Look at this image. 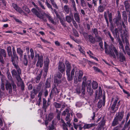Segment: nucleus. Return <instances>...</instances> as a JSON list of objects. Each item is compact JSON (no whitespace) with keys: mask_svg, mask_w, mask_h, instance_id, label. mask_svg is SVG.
<instances>
[{"mask_svg":"<svg viewBox=\"0 0 130 130\" xmlns=\"http://www.w3.org/2000/svg\"><path fill=\"white\" fill-rule=\"evenodd\" d=\"M62 10L64 12L68 14L70 11V9L68 6L67 5H65L62 8Z\"/></svg>","mask_w":130,"mask_h":130,"instance_id":"4be33fe9","label":"nucleus"},{"mask_svg":"<svg viewBox=\"0 0 130 130\" xmlns=\"http://www.w3.org/2000/svg\"><path fill=\"white\" fill-rule=\"evenodd\" d=\"M50 86V81L49 79H47L45 84V87L46 88H49Z\"/></svg>","mask_w":130,"mask_h":130,"instance_id":"09e8293b","label":"nucleus"},{"mask_svg":"<svg viewBox=\"0 0 130 130\" xmlns=\"http://www.w3.org/2000/svg\"><path fill=\"white\" fill-rule=\"evenodd\" d=\"M44 15H45L52 23L53 24H55V22L54 21L53 18L51 17L49 13L46 14L44 12L43 13V16Z\"/></svg>","mask_w":130,"mask_h":130,"instance_id":"f3484780","label":"nucleus"},{"mask_svg":"<svg viewBox=\"0 0 130 130\" xmlns=\"http://www.w3.org/2000/svg\"><path fill=\"white\" fill-rule=\"evenodd\" d=\"M107 44L105 42H104L105 51L106 54H109L112 56L113 58H115L116 56L115 53L118 59L120 61L122 62L124 61H125V57L122 53L120 52L119 54L118 50L113 45L109 47V50H108L107 48Z\"/></svg>","mask_w":130,"mask_h":130,"instance_id":"f257e3e1","label":"nucleus"},{"mask_svg":"<svg viewBox=\"0 0 130 130\" xmlns=\"http://www.w3.org/2000/svg\"><path fill=\"white\" fill-rule=\"evenodd\" d=\"M67 116L65 118L66 120L68 121L67 122V123L69 127H71L72 129H73V128L72 127V126L70 123V113H67Z\"/></svg>","mask_w":130,"mask_h":130,"instance_id":"4468645a","label":"nucleus"},{"mask_svg":"<svg viewBox=\"0 0 130 130\" xmlns=\"http://www.w3.org/2000/svg\"><path fill=\"white\" fill-rule=\"evenodd\" d=\"M80 4L81 6L84 7L87 6V2H86L85 0H80Z\"/></svg>","mask_w":130,"mask_h":130,"instance_id":"f704fd0d","label":"nucleus"},{"mask_svg":"<svg viewBox=\"0 0 130 130\" xmlns=\"http://www.w3.org/2000/svg\"><path fill=\"white\" fill-rule=\"evenodd\" d=\"M38 3L39 6H40V7L43 9L45 10V8L44 7V6L42 4V3L40 2V1H38Z\"/></svg>","mask_w":130,"mask_h":130,"instance_id":"e2e57ef3","label":"nucleus"},{"mask_svg":"<svg viewBox=\"0 0 130 130\" xmlns=\"http://www.w3.org/2000/svg\"><path fill=\"white\" fill-rule=\"evenodd\" d=\"M118 41L119 45V47L120 48L122 49L124 53L126 54V52L124 50L123 44L119 38L118 39Z\"/></svg>","mask_w":130,"mask_h":130,"instance_id":"aec40b11","label":"nucleus"},{"mask_svg":"<svg viewBox=\"0 0 130 130\" xmlns=\"http://www.w3.org/2000/svg\"><path fill=\"white\" fill-rule=\"evenodd\" d=\"M37 55L38 56V60L36 65L37 67L40 66V68H41L43 64V57L42 55L40 56L39 54H37L35 56V57Z\"/></svg>","mask_w":130,"mask_h":130,"instance_id":"39448f33","label":"nucleus"},{"mask_svg":"<svg viewBox=\"0 0 130 130\" xmlns=\"http://www.w3.org/2000/svg\"><path fill=\"white\" fill-rule=\"evenodd\" d=\"M33 91H34V92H31L30 94L31 97L32 99H33L34 98L35 96V93L34 92H35V90L34 89L33 90Z\"/></svg>","mask_w":130,"mask_h":130,"instance_id":"680f3d73","label":"nucleus"},{"mask_svg":"<svg viewBox=\"0 0 130 130\" xmlns=\"http://www.w3.org/2000/svg\"><path fill=\"white\" fill-rule=\"evenodd\" d=\"M54 83L58 84H60L61 83L60 80L59 79H58L56 77H55L54 79Z\"/></svg>","mask_w":130,"mask_h":130,"instance_id":"3c124183","label":"nucleus"},{"mask_svg":"<svg viewBox=\"0 0 130 130\" xmlns=\"http://www.w3.org/2000/svg\"><path fill=\"white\" fill-rule=\"evenodd\" d=\"M104 16L105 18V20H106V22L108 26V20L107 18V13L106 12H104Z\"/></svg>","mask_w":130,"mask_h":130,"instance_id":"603ef678","label":"nucleus"},{"mask_svg":"<svg viewBox=\"0 0 130 130\" xmlns=\"http://www.w3.org/2000/svg\"><path fill=\"white\" fill-rule=\"evenodd\" d=\"M54 105L56 108H60L61 107V105L60 104L55 102L54 103Z\"/></svg>","mask_w":130,"mask_h":130,"instance_id":"a18cd8bd","label":"nucleus"},{"mask_svg":"<svg viewBox=\"0 0 130 130\" xmlns=\"http://www.w3.org/2000/svg\"><path fill=\"white\" fill-rule=\"evenodd\" d=\"M49 63V60L48 58H46L44 62V70L46 72L48 68V66Z\"/></svg>","mask_w":130,"mask_h":130,"instance_id":"a211bd4d","label":"nucleus"},{"mask_svg":"<svg viewBox=\"0 0 130 130\" xmlns=\"http://www.w3.org/2000/svg\"><path fill=\"white\" fill-rule=\"evenodd\" d=\"M98 84L96 82L93 81L92 82V86L93 89H96L98 88Z\"/></svg>","mask_w":130,"mask_h":130,"instance_id":"c756f323","label":"nucleus"},{"mask_svg":"<svg viewBox=\"0 0 130 130\" xmlns=\"http://www.w3.org/2000/svg\"><path fill=\"white\" fill-rule=\"evenodd\" d=\"M60 21L61 23V24L64 27H66V25L65 23V21H64V20L60 18Z\"/></svg>","mask_w":130,"mask_h":130,"instance_id":"de8ad7c7","label":"nucleus"},{"mask_svg":"<svg viewBox=\"0 0 130 130\" xmlns=\"http://www.w3.org/2000/svg\"><path fill=\"white\" fill-rule=\"evenodd\" d=\"M102 105H103V102L102 100H100L98 103V108H100L102 107Z\"/></svg>","mask_w":130,"mask_h":130,"instance_id":"c03bdc74","label":"nucleus"},{"mask_svg":"<svg viewBox=\"0 0 130 130\" xmlns=\"http://www.w3.org/2000/svg\"><path fill=\"white\" fill-rule=\"evenodd\" d=\"M6 89L7 90H9V93L12 92V87L11 84L8 81H7L6 84Z\"/></svg>","mask_w":130,"mask_h":130,"instance_id":"dca6fc26","label":"nucleus"},{"mask_svg":"<svg viewBox=\"0 0 130 130\" xmlns=\"http://www.w3.org/2000/svg\"><path fill=\"white\" fill-rule=\"evenodd\" d=\"M87 53L90 56V58H91L93 56L92 55H93L92 52L90 50L87 52Z\"/></svg>","mask_w":130,"mask_h":130,"instance_id":"69168bd1","label":"nucleus"},{"mask_svg":"<svg viewBox=\"0 0 130 130\" xmlns=\"http://www.w3.org/2000/svg\"><path fill=\"white\" fill-rule=\"evenodd\" d=\"M52 4V5L56 9H58V8L54 0H50Z\"/></svg>","mask_w":130,"mask_h":130,"instance_id":"473e14b6","label":"nucleus"},{"mask_svg":"<svg viewBox=\"0 0 130 130\" xmlns=\"http://www.w3.org/2000/svg\"><path fill=\"white\" fill-rule=\"evenodd\" d=\"M11 73L13 77H16L18 75H20L21 73H18V72H17L16 70L14 69L11 71Z\"/></svg>","mask_w":130,"mask_h":130,"instance_id":"c85d7f7f","label":"nucleus"},{"mask_svg":"<svg viewBox=\"0 0 130 130\" xmlns=\"http://www.w3.org/2000/svg\"><path fill=\"white\" fill-rule=\"evenodd\" d=\"M73 33L74 34V35H75V36L78 37V34L76 30L74 29H73Z\"/></svg>","mask_w":130,"mask_h":130,"instance_id":"0e129e2a","label":"nucleus"},{"mask_svg":"<svg viewBox=\"0 0 130 130\" xmlns=\"http://www.w3.org/2000/svg\"><path fill=\"white\" fill-rule=\"evenodd\" d=\"M72 3V6L73 7L74 10L75 11H77V9L76 7V5L74 0H69Z\"/></svg>","mask_w":130,"mask_h":130,"instance_id":"c9c22d12","label":"nucleus"},{"mask_svg":"<svg viewBox=\"0 0 130 130\" xmlns=\"http://www.w3.org/2000/svg\"><path fill=\"white\" fill-rule=\"evenodd\" d=\"M62 124L61 125L62 127L63 130H68L67 127L68 126V125L66 123L64 122V121L62 120Z\"/></svg>","mask_w":130,"mask_h":130,"instance_id":"bb28decb","label":"nucleus"},{"mask_svg":"<svg viewBox=\"0 0 130 130\" xmlns=\"http://www.w3.org/2000/svg\"><path fill=\"white\" fill-rule=\"evenodd\" d=\"M61 77V74L60 73L58 72L57 74L56 75L55 77H56V78L58 77L59 79H60Z\"/></svg>","mask_w":130,"mask_h":130,"instance_id":"bf43d9fd","label":"nucleus"},{"mask_svg":"<svg viewBox=\"0 0 130 130\" xmlns=\"http://www.w3.org/2000/svg\"><path fill=\"white\" fill-rule=\"evenodd\" d=\"M107 13H108V17L109 18V21L111 22L112 20V17L111 13H109V11H108Z\"/></svg>","mask_w":130,"mask_h":130,"instance_id":"864d4df0","label":"nucleus"},{"mask_svg":"<svg viewBox=\"0 0 130 130\" xmlns=\"http://www.w3.org/2000/svg\"><path fill=\"white\" fill-rule=\"evenodd\" d=\"M92 34H94L95 37H97L98 35V30L96 28H94L92 29Z\"/></svg>","mask_w":130,"mask_h":130,"instance_id":"7c9ffc66","label":"nucleus"},{"mask_svg":"<svg viewBox=\"0 0 130 130\" xmlns=\"http://www.w3.org/2000/svg\"><path fill=\"white\" fill-rule=\"evenodd\" d=\"M0 52L1 54L3 57H6V53L4 49H1L0 50Z\"/></svg>","mask_w":130,"mask_h":130,"instance_id":"58836bf2","label":"nucleus"},{"mask_svg":"<svg viewBox=\"0 0 130 130\" xmlns=\"http://www.w3.org/2000/svg\"><path fill=\"white\" fill-rule=\"evenodd\" d=\"M94 126L95 124H86L83 127L84 129H89L92 127Z\"/></svg>","mask_w":130,"mask_h":130,"instance_id":"b1692460","label":"nucleus"},{"mask_svg":"<svg viewBox=\"0 0 130 130\" xmlns=\"http://www.w3.org/2000/svg\"><path fill=\"white\" fill-rule=\"evenodd\" d=\"M42 73V71H41L40 74L37 76L36 78V79L37 80H36V82L37 83H38L39 82V81L41 78V76Z\"/></svg>","mask_w":130,"mask_h":130,"instance_id":"49530a36","label":"nucleus"},{"mask_svg":"<svg viewBox=\"0 0 130 130\" xmlns=\"http://www.w3.org/2000/svg\"><path fill=\"white\" fill-rule=\"evenodd\" d=\"M79 50L80 52L82 53L83 54L85 55V52L84 51V47H82L81 46H79Z\"/></svg>","mask_w":130,"mask_h":130,"instance_id":"8fccbe9b","label":"nucleus"},{"mask_svg":"<svg viewBox=\"0 0 130 130\" xmlns=\"http://www.w3.org/2000/svg\"><path fill=\"white\" fill-rule=\"evenodd\" d=\"M31 11L33 13L36 15L37 17L40 19H42L45 22L47 21L46 20V19H44L43 17V14H40L36 9L35 8H33L31 9Z\"/></svg>","mask_w":130,"mask_h":130,"instance_id":"7ed1b4c3","label":"nucleus"},{"mask_svg":"<svg viewBox=\"0 0 130 130\" xmlns=\"http://www.w3.org/2000/svg\"><path fill=\"white\" fill-rule=\"evenodd\" d=\"M93 68L95 71L99 72L103 74V73L102 71L98 68L96 67L95 66L93 67Z\"/></svg>","mask_w":130,"mask_h":130,"instance_id":"79ce46f5","label":"nucleus"},{"mask_svg":"<svg viewBox=\"0 0 130 130\" xmlns=\"http://www.w3.org/2000/svg\"><path fill=\"white\" fill-rule=\"evenodd\" d=\"M11 84L13 88V90L14 91H16V88L17 87L16 85L15 84L14 82L12 80V82L11 83Z\"/></svg>","mask_w":130,"mask_h":130,"instance_id":"13d9d810","label":"nucleus"},{"mask_svg":"<svg viewBox=\"0 0 130 130\" xmlns=\"http://www.w3.org/2000/svg\"><path fill=\"white\" fill-rule=\"evenodd\" d=\"M53 117V114L52 113H50L48 116V118H46L49 121L51 120Z\"/></svg>","mask_w":130,"mask_h":130,"instance_id":"ea45409f","label":"nucleus"},{"mask_svg":"<svg viewBox=\"0 0 130 130\" xmlns=\"http://www.w3.org/2000/svg\"><path fill=\"white\" fill-rule=\"evenodd\" d=\"M15 77L17 78V79L18 82L20 83H21L22 82V79L19 75L16 77Z\"/></svg>","mask_w":130,"mask_h":130,"instance_id":"5fc2aeb1","label":"nucleus"},{"mask_svg":"<svg viewBox=\"0 0 130 130\" xmlns=\"http://www.w3.org/2000/svg\"><path fill=\"white\" fill-rule=\"evenodd\" d=\"M17 52L19 55L20 58H22L23 56V51L20 48H17Z\"/></svg>","mask_w":130,"mask_h":130,"instance_id":"a878e982","label":"nucleus"},{"mask_svg":"<svg viewBox=\"0 0 130 130\" xmlns=\"http://www.w3.org/2000/svg\"><path fill=\"white\" fill-rule=\"evenodd\" d=\"M119 121L114 118L112 124V126H114L119 124Z\"/></svg>","mask_w":130,"mask_h":130,"instance_id":"72a5a7b5","label":"nucleus"},{"mask_svg":"<svg viewBox=\"0 0 130 130\" xmlns=\"http://www.w3.org/2000/svg\"><path fill=\"white\" fill-rule=\"evenodd\" d=\"M99 4L100 5L98 8V11L100 12H102L105 9L107 5V3L106 1H105Z\"/></svg>","mask_w":130,"mask_h":130,"instance_id":"20e7f679","label":"nucleus"},{"mask_svg":"<svg viewBox=\"0 0 130 130\" xmlns=\"http://www.w3.org/2000/svg\"><path fill=\"white\" fill-rule=\"evenodd\" d=\"M0 62L2 64L4 63V61L3 57L0 54Z\"/></svg>","mask_w":130,"mask_h":130,"instance_id":"338daca9","label":"nucleus"},{"mask_svg":"<svg viewBox=\"0 0 130 130\" xmlns=\"http://www.w3.org/2000/svg\"><path fill=\"white\" fill-rule=\"evenodd\" d=\"M26 50L27 51L28 58H30L31 57V59H33L34 57V54L32 48H30V51L31 53L30 57L29 54V47L26 48Z\"/></svg>","mask_w":130,"mask_h":130,"instance_id":"f8f14e48","label":"nucleus"},{"mask_svg":"<svg viewBox=\"0 0 130 130\" xmlns=\"http://www.w3.org/2000/svg\"><path fill=\"white\" fill-rule=\"evenodd\" d=\"M12 51H13V56H12L11 57V58L12 57H14V59H15L17 58V60H18V57L17 56V54L16 53V51L15 50V48L14 47H13L12 48Z\"/></svg>","mask_w":130,"mask_h":130,"instance_id":"cd10ccee","label":"nucleus"},{"mask_svg":"<svg viewBox=\"0 0 130 130\" xmlns=\"http://www.w3.org/2000/svg\"><path fill=\"white\" fill-rule=\"evenodd\" d=\"M117 13L118 15L116 18L113 19V21L117 25H118L119 24H121V15L120 11H118Z\"/></svg>","mask_w":130,"mask_h":130,"instance_id":"423d86ee","label":"nucleus"},{"mask_svg":"<svg viewBox=\"0 0 130 130\" xmlns=\"http://www.w3.org/2000/svg\"><path fill=\"white\" fill-rule=\"evenodd\" d=\"M69 109H66L63 111V112L62 113V115L65 116L66 115V113H69Z\"/></svg>","mask_w":130,"mask_h":130,"instance_id":"6e6d98bb","label":"nucleus"},{"mask_svg":"<svg viewBox=\"0 0 130 130\" xmlns=\"http://www.w3.org/2000/svg\"><path fill=\"white\" fill-rule=\"evenodd\" d=\"M1 80L2 81V83L1 85V88L2 90L4 91L5 90V88L4 87V83L3 82V79H1Z\"/></svg>","mask_w":130,"mask_h":130,"instance_id":"4d7b16f0","label":"nucleus"},{"mask_svg":"<svg viewBox=\"0 0 130 130\" xmlns=\"http://www.w3.org/2000/svg\"><path fill=\"white\" fill-rule=\"evenodd\" d=\"M123 112H119L117 113L116 117L115 118L119 121H121L123 117Z\"/></svg>","mask_w":130,"mask_h":130,"instance_id":"ddd939ff","label":"nucleus"},{"mask_svg":"<svg viewBox=\"0 0 130 130\" xmlns=\"http://www.w3.org/2000/svg\"><path fill=\"white\" fill-rule=\"evenodd\" d=\"M83 79L84 80V81H83L82 83V93L83 94H85L86 85L85 82L86 80V78L85 76L84 77Z\"/></svg>","mask_w":130,"mask_h":130,"instance_id":"2eb2a0df","label":"nucleus"},{"mask_svg":"<svg viewBox=\"0 0 130 130\" xmlns=\"http://www.w3.org/2000/svg\"><path fill=\"white\" fill-rule=\"evenodd\" d=\"M125 49L127 54L128 55H130V49L129 46H125Z\"/></svg>","mask_w":130,"mask_h":130,"instance_id":"37998d69","label":"nucleus"},{"mask_svg":"<svg viewBox=\"0 0 130 130\" xmlns=\"http://www.w3.org/2000/svg\"><path fill=\"white\" fill-rule=\"evenodd\" d=\"M13 8L18 12L21 14L23 13L24 15H26V13L24 12L20 7H18V6L15 4H12Z\"/></svg>","mask_w":130,"mask_h":130,"instance_id":"9b49d317","label":"nucleus"},{"mask_svg":"<svg viewBox=\"0 0 130 130\" xmlns=\"http://www.w3.org/2000/svg\"><path fill=\"white\" fill-rule=\"evenodd\" d=\"M74 16L76 21L78 23H80V18L78 13H75L74 14Z\"/></svg>","mask_w":130,"mask_h":130,"instance_id":"393cba45","label":"nucleus"},{"mask_svg":"<svg viewBox=\"0 0 130 130\" xmlns=\"http://www.w3.org/2000/svg\"><path fill=\"white\" fill-rule=\"evenodd\" d=\"M118 100V98L117 97L115 100V101L113 103L111 107V109L112 110L114 111V112H116L118 109L116 108L117 107V103Z\"/></svg>","mask_w":130,"mask_h":130,"instance_id":"1a4fd4ad","label":"nucleus"},{"mask_svg":"<svg viewBox=\"0 0 130 130\" xmlns=\"http://www.w3.org/2000/svg\"><path fill=\"white\" fill-rule=\"evenodd\" d=\"M65 66L64 64L61 62H59L58 66V70L61 73L65 71Z\"/></svg>","mask_w":130,"mask_h":130,"instance_id":"9d476101","label":"nucleus"},{"mask_svg":"<svg viewBox=\"0 0 130 130\" xmlns=\"http://www.w3.org/2000/svg\"><path fill=\"white\" fill-rule=\"evenodd\" d=\"M88 38L91 42L93 43H94L95 42L94 38L91 35H89L88 36Z\"/></svg>","mask_w":130,"mask_h":130,"instance_id":"2f4dec72","label":"nucleus"},{"mask_svg":"<svg viewBox=\"0 0 130 130\" xmlns=\"http://www.w3.org/2000/svg\"><path fill=\"white\" fill-rule=\"evenodd\" d=\"M66 20L68 23H71L72 20H73V18L72 14H70L69 15L66 16Z\"/></svg>","mask_w":130,"mask_h":130,"instance_id":"6ab92c4d","label":"nucleus"},{"mask_svg":"<svg viewBox=\"0 0 130 130\" xmlns=\"http://www.w3.org/2000/svg\"><path fill=\"white\" fill-rule=\"evenodd\" d=\"M22 8L24 10L28 13H29L30 12L29 8L26 6H24Z\"/></svg>","mask_w":130,"mask_h":130,"instance_id":"e433bc0d","label":"nucleus"},{"mask_svg":"<svg viewBox=\"0 0 130 130\" xmlns=\"http://www.w3.org/2000/svg\"><path fill=\"white\" fill-rule=\"evenodd\" d=\"M91 82L90 81H89V82H88L87 85V92L90 96L92 95L93 93V90L92 89L91 87Z\"/></svg>","mask_w":130,"mask_h":130,"instance_id":"6e6552de","label":"nucleus"},{"mask_svg":"<svg viewBox=\"0 0 130 130\" xmlns=\"http://www.w3.org/2000/svg\"><path fill=\"white\" fill-rule=\"evenodd\" d=\"M52 91L53 92L57 94L60 91L59 90L57 89L55 85L54 86V87L52 89Z\"/></svg>","mask_w":130,"mask_h":130,"instance_id":"4c0bfd02","label":"nucleus"},{"mask_svg":"<svg viewBox=\"0 0 130 130\" xmlns=\"http://www.w3.org/2000/svg\"><path fill=\"white\" fill-rule=\"evenodd\" d=\"M79 73L78 78H81L83 75V72L81 70H80L79 71Z\"/></svg>","mask_w":130,"mask_h":130,"instance_id":"052dcab7","label":"nucleus"},{"mask_svg":"<svg viewBox=\"0 0 130 130\" xmlns=\"http://www.w3.org/2000/svg\"><path fill=\"white\" fill-rule=\"evenodd\" d=\"M66 73L67 75V78L68 81H71L73 78L74 73L75 72V67H73L71 70V74L70 71L71 70V67L70 63L67 61H66Z\"/></svg>","mask_w":130,"mask_h":130,"instance_id":"f03ea898","label":"nucleus"},{"mask_svg":"<svg viewBox=\"0 0 130 130\" xmlns=\"http://www.w3.org/2000/svg\"><path fill=\"white\" fill-rule=\"evenodd\" d=\"M105 34L107 36H108L110 34V32L109 31H107L106 30H104V31Z\"/></svg>","mask_w":130,"mask_h":130,"instance_id":"774afa93","label":"nucleus"},{"mask_svg":"<svg viewBox=\"0 0 130 130\" xmlns=\"http://www.w3.org/2000/svg\"><path fill=\"white\" fill-rule=\"evenodd\" d=\"M124 3L126 11L128 12L129 11L130 7L129 1L128 0L125 1L124 2Z\"/></svg>","mask_w":130,"mask_h":130,"instance_id":"412c9836","label":"nucleus"},{"mask_svg":"<svg viewBox=\"0 0 130 130\" xmlns=\"http://www.w3.org/2000/svg\"><path fill=\"white\" fill-rule=\"evenodd\" d=\"M11 61L13 64L15 68L17 69V71L18 73H21V71L19 66L17 64V61L16 60L15 61L14 57L11 58Z\"/></svg>","mask_w":130,"mask_h":130,"instance_id":"0eeeda50","label":"nucleus"},{"mask_svg":"<svg viewBox=\"0 0 130 130\" xmlns=\"http://www.w3.org/2000/svg\"><path fill=\"white\" fill-rule=\"evenodd\" d=\"M123 35L126 38L128 39V38L129 34L128 29L127 28H125L123 30Z\"/></svg>","mask_w":130,"mask_h":130,"instance_id":"5701e85b","label":"nucleus"},{"mask_svg":"<svg viewBox=\"0 0 130 130\" xmlns=\"http://www.w3.org/2000/svg\"><path fill=\"white\" fill-rule=\"evenodd\" d=\"M6 74L7 75V77L10 80H12V78L10 74V73L9 71V69H8L7 71Z\"/></svg>","mask_w":130,"mask_h":130,"instance_id":"a19ab883","label":"nucleus"}]
</instances>
